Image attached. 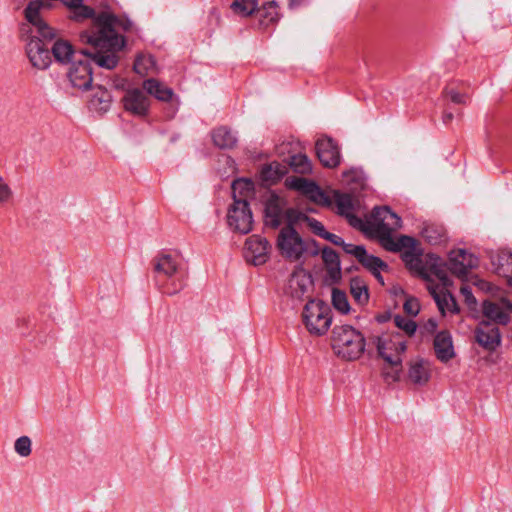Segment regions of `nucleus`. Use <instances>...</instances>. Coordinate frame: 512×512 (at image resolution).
<instances>
[{
    "label": "nucleus",
    "mask_w": 512,
    "mask_h": 512,
    "mask_svg": "<svg viewBox=\"0 0 512 512\" xmlns=\"http://www.w3.org/2000/svg\"><path fill=\"white\" fill-rule=\"evenodd\" d=\"M509 284L512 286V278L510 279Z\"/></svg>",
    "instance_id": "obj_52"
},
{
    "label": "nucleus",
    "mask_w": 512,
    "mask_h": 512,
    "mask_svg": "<svg viewBox=\"0 0 512 512\" xmlns=\"http://www.w3.org/2000/svg\"><path fill=\"white\" fill-rule=\"evenodd\" d=\"M289 164L297 173L309 174L312 172V164L305 154H296L291 156Z\"/></svg>",
    "instance_id": "obj_36"
},
{
    "label": "nucleus",
    "mask_w": 512,
    "mask_h": 512,
    "mask_svg": "<svg viewBox=\"0 0 512 512\" xmlns=\"http://www.w3.org/2000/svg\"><path fill=\"white\" fill-rule=\"evenodd\" d=\"M286 182L290 188L302 192L307 197L310 195L314 186L316 185L314 182L302 177L288 178Z\"/></svg>",
    "instance_id": "obj_37"
},
{
    "label": "nucleus",
    "mask_w": 512,
    "mask_h": 512,
    "mask_svg": "<svg viewBox=\"0 0 512 512\" xmlns=\"http://www.w3.org/2000/svg\"><path fill=\"white\" fill-rule=\"evenodd\" d=\"M322 259L332 277L340 274V261L336 251L332 248L325 247L322 250Z\"/></svg>",
    "instance_id": "obj_32"
},
{
    "label": "nucleus",
    "mask_w": 512,
    "mask_h": 512,
    "mask_svg": "<svg viewBox=\"0 0 512 512\" xmlns=\"http://www.w3.org/2000/svg\"><path fill=\"white\" fill-rule=\"evenodd\" d=\"M304 220L307 222V225L316 235L323 237V234L327 232L320 221L307 216L304 217Z\"/></svg>",
    "instance_id": "obj_44"
},
{
    "label": "nucleus",
    "mask_w": 512,
    "mask_h": 512,
    "mask_svg": "<svg viewBox=\"0 0 512 512\" xmlns=\"http://www.w3.org/2000/svg\"><path fill=\"white\" fill-rule=\"evenodd\" d=\"M379 356L388 364L400 367L406 351V339L400 332H386L372 338Z\"/></svg>",
    "instance_id": "obj_8"
},
{
    "label": "nucleus",
    "mask_w": 512,
    "mask_h": 512,
    "mask_svg": "<svg viewBox=\"0 0 512 512\" xmlns=\"http://www.w3.org/2000/svg\"><path fill=\"white\" fill-rule=\"evenodd\" d=\"M334 202L339 215L347 218L349 224L353 227H359L362 223L361 219L353 214L354 204L350 194L334 191Z\"/></svg>",
    "instance_id": "obj_18"
},
{
    "label": "nucleus",
    "mask_w": 512,
    "mask_h": 512,
    "mask_svg": "<svg viewBox=\"0 0 512 512\" xmlns=\"http://www.w3.org/2000/svg\"><path fill=\"white\" fill-rule=\"evenodd\" d=\"M231 188L234 202L241 199L248 202V198L253 194V183L247 179L233 181Z\"/></svg>",
    "instance_id": "obj_29"
},
{
    "label": "nucleus",
    "mask_w": 512,
    "mask_h": 512,
    "mask_svg": "<svg viewBox=\"0 0 512 512\" xmlns=\"http://www.w3.org/2000/svg\"><path fill=\"white\" fill-rule=\"evenodd\" d=\"M393 321L395 326L405 332L407 336H412L416 331V323L410 318L396 315Z\"/></svg>",
    "instance_id": "obj_39"
},
{
    "label": "nucleus",
    "mask_w": 512,
    "mask_h": 512,
    "mask_svg": "<svg viewBox=\"0 0 512 512\" xmlns=\"http://www.w3.org/2000/svg\"><path fill=\"white\" fill-rule=\"evenodd\" d=\"M403 307L404 310L410 315H417L420 310L419 303L415 298L407 299Z\"/></svg>",
    "instance_id": "obj_48"
},
{
    "label": "nucleus",
    "mask_w": 512,
    "mask_h": 512,
    "mask_svg": "<svg viewBox=\"0 0 512 512\" xmlns=\"http://www.w3.org/2000/svg\"><path fill=\"white\" fill-rule=\"evenodd\" d=\"M51 53L57 62L66 64L71 60L74 54V48L69 41L56 39L52 46Z\"/></svg>",
    "instance_id": "obj_26"
},
{
    "label": "nucleus",
    "mask_w": 512,
    "mask_h": 512,
    "mask_svg": "<svg viewBox=\"0 0 512 512\" xmlns=\"http://www.w3.org/2000/svg\"><path fill=\"white\" fill-rule=\"evenodd\" d=\"M460 293L464 297V300L468 306L476 305L477 301L474 297L471 288L468 285H462Z\"/></svg>",
    "instance_id": "obj_47"
},
{
    "label": "nucleus",
    "mask_w": 512,
    "mask_h": 512,
    "mask_svg": "<svg viewBox=\"0 0 512 512\" xmlns=\"http://www.w3.org/2000/svg\"><path fill=\"white\" fill-rule=\"evenodd\" d=\"M319 161L327 168H335L340 164L338 145L331 138H321L315 145Z\"/></svg>",
    "instance_id": "obj_16"
},
{
    "label": "nucleus",
    "mask_w": 512,
    "mask_h": 512,
    "mask_svg": "<svg viewBox=\"0 0 512 512\" xmlns=\"http://www.w3.org/2000/svg\"><path fill=\"white\" fill-rule=\"evenodd\" d=\"M368 224L371 233L379 239L381 245L388 251H400L414 242L413 238L409 236H401L398 241L394 240L393 233L401 228L402 221L387 206L374 208Z\"/></svg>",
    "instance_id": "obj_3"
},
{
    "label": "nucleus",
    "mask_w": 512,
    "mask_h": 512,
    "mask_svg": "<svg viewBox=\"0 0 512 512\" xmlns=\"http://www.w3.org/2000/svg\"><path fill=\"white\" fill-rule=\"evenodd\" d=\"M499 272L503 274L512 273V253L502 252L499 255Z\"/></svg>",
    "instance_id": "obj_43"
},
{
    "label": "nucleus",
    "mask_w": 512,
    "mask_h": 512,
    "mask_svg": "<svg viewBox=\"0 0 512 512\" xmlns=\"http://www.w3.org/2000/svg\"><path fill=\"white\" fill-rule=\"evenodd\" d=\"M124 109L139 117L146 116L150 102L145 92L139 88L128 89L122 98Z\"/></svg>",
    "instance_id": "obj_14"
},
{
    "label": "nucleus",
    "mask_w": 512,
    "mask_h": 512,
    "mask_svg": "<svg viewBox=\"0 0 512 512\" xmlns=\"http://www.w3.org/2000/svg\"><path fill=\"white\" fill-rule=\"evenodd\" d=\"M475 341L489 352L495 351L502 342L500 329L495 324L479 320L474 329Z\"/></svg>",
    "instance_id": "obj_11"
},
{
    "label": "nucleus",
    "mask_w": 512,
    "mask_h": 512,
    "mask_svg": "<svg viewBox=\"0 0 512 512\" xmlns=\"http://www.w3.org/2000/svg\"><path fill=\"white\" fill-rule=\"evenodd\" d=\"M434 350L437 358L447 362L454 357L452 338L449 332L441 331L434 338Z\"/></svg>",
    "instance_id": "obj_21"
},
{
    "label": "nucleus",
    "mask_w": 512,
    "mask_h": 512,
    "mask_svg": "<svg viewBox=\"0 0 512 512\" xmlns=\"http://www.w3.org/2000/svg\"><path fill=\"white\" fill-rule=\"evenodd\" d=\"M276 247L280 255L289 262H304L319 253L315 241L302 238L291 225L281 228Z\"/></svg>",
    "instance_id": "obj_4"
},
{
    "label": "nucleus",
    "mask_w": 512,
    "mask_h": 512,
    "mask_svg": "<svg viewBox=\"0 0 512 512\" xmlns=\"http://www.w3.org/2000/svg\"><path fill=\"white\" fill-rule=\"evenodd\" d=\"M402 259L410 270L417 272L427 281V289L442 315H445L446 312L452 314L459 312L454 296L448 291L452 281L438 256L428 254L423 260L414 251H405L402 254Z\"/></svg>",
    "instance_id": "obj_2"
},
{
    "label": "nucleus",
    "mask_w": 512,
    "mask_h": 512,
    "mask_svg": "<svg viewBox=\"0 0 512 512\" xmlns=\"http://www.w3.org/2000/svg\"><path fill=\"white\" fill-rule=\"evenodd\" d=\"M322 238L330 241L331 243H333L334 245H337V246L344 245V240L340 236L330 233V232H326L325 234H323Z\"/></svg>",
    "instance_id": "obj_49"
},
{
    "label": "nucleus",
    "mask_w": 512,
    "mask_h": 512,
    "mask_svg": "<svg viewBox=\"0 0 512 512\" xmlns=\"http://www.w3.org/2000/svg\"><path fill=\"white\" fill-rule=\"evenodd\" d=\"M331 341L335 353L346 360L360 358L365 350L364 336L350 325L335 326Z\"/></svg>",
    "instance_id": "obj_5"
},
{
    "label": "nucleus",
    "mask_w": 512,
    "mask_h": 512,
    "mask_svg": "<svg viewBox=\"0 0 512 512\" xmlns=\"http://www.w3.org/2000/svg\"><path fill=\"white\" fill-rule=\"evenodd\" d=\"M228 224L231 229L241 234H247L252 230L253 217L248 202L243 199L233 202L228 210Z\"/></svg>",
    "instance_id": "obj_10"
},
{
    "label": "nucleus",
    "mask_w": 512,
    "mask_h": 512,
    "mask_svg": "<svg viewBox=\"0 0 512 512\" xmlns=\"http://www.w3.org/2000/svg\"><path fill=\"white\" fill-rule=\"evenodd\" d=\"M31 440L28 436L19 437L14 444V449L21 457H28L31 454Z\"/></svg>",
    "instance_id": "obj_40"
},
{
    "label": "nucleus",
    "mask_w": 512,
    "mask_h": 512,
    "mask_svg": "<svg viewBox=\"0 0 512 512\" xmlns=\"http://www.w3.org/2000/svg\"><path fill=\"white\" fill-rule=\"evenodd\" d=\"M308 197L315 203L323 206H330L332 204L330 197L317 185L314 186Z\"/></svg>",
    "instance_id": "obj_41"
},
{
    "label": "nucleus",
    "mask_w": 512,
    "mask_h": 512,
    "mask_svg": "<svg viewBox=\"0 0 512 512\" xmlns=\"http://www.w3.org/2000/svg\"><path fill=\"white\" fill-rule=\"evenodd\" d=\"M422 237L431 245H438L446 241V232L443 226L427 224L422 229Z\"/></svg>",
    "instance_id": "obj_28"
},
{
    "label": "nucleus",
    "mask_w": 512,
    "mask_h": 512,
    "mask_svg": "<svg viewBox=\"0 0 512 512\" xmlns=\"http://www.w3.org/2000/svg\"><path fill=\"white\" fill-rule=\"evenodd\" d=\"M478 266V258L464 249L450 252L449 270L459 278L466 277L468 271Z\"/></svg>",
    "instance_id": "obj_13"
},
{
    "label": "nucleus",
    "mask_w": 512,
    "mask_h": 512,
    "mask_svg": "<svg viewBox=\"0 0 512 512\" xmlns=\"http://www.w3.org/2000/svg\"><path fill=\"white\" fill-rule=\"evenodd\" d=\"M265 213L266 217L269 220V223L273 227H277L281 223V215H282V208L279 204V199L276 196H272L265 207Z\"/></svg>",
    "instance_id": "obj_31"
},
{
    "label": "nucleus",
    "mask_w": 512,
    "mask_h": 512,
    "mask_svg": "<svg viewBox=\"0 0 512 512\" xmlns=\"http://www.w3.org/2000/svg\"><path fill=\"white\" fill-rule=\"evenodd\" d=\"M271 246L266 238L252 235L245 243V258L254 265H262L269 259Z\"/></svg>",
    "instance_id": "obj_12"
},
{
    "label": "nucleus",
    "mask_w": 512,
    "mask_h": 512,
    "mask_svg": "<svg viewBox=\"0 0 512 512\" xmlns=\"http://www.w3.org/2000/svg\"><path fill=\"white\" fill-rule=\"evenodd\" d=\"M303 323L312 335L326 334L332 323V312L329 305L321 300H310L302 312Z\"/></svg>",
    "instance_id": "obj_7"
},
{
    "label": "nucleus",
    "mask_w": 512,
    "mask_h": 512,
    "mask_svg": "<svg viewBox=\"0 0 512 512\" xmlns=\"http://www.w3.org/2000/svg\"><path fill=\"white\" fill-rule=\"evenodd\" d=\"M144 90L160 101L168 102L173 98V90L157 79L150 78L143 82Z\"/></svg>",
    "instance_id": "obj_22"
},
{
    "label": "nucleus",
    "mask_w": 512,
    "mask_h": 512,
    "mask_svg": "<svg viewBox=\"0 0 512 512\" xmlns=\"http://www.w3.org/2000/svg\"><path fill=\"white\" fill-rule=\"evenodd\" d=\"M452 119H453V114H452V113H450V112H445V113L443 114V122H444L445 124H448L449 122H451V121H452Z\"/></svg>",
    "instance_id": "obj_51"
},
{
    "label": "nucleus",
    "mask_w": 512,
    "mask_h": 512,
    "mask_svg": "<svg viewBox=\"0 0 512 512\" xmlns=\"http://www.w3.org/2000/svg\"><path fill=\"white\" fill-rule=\"evenodd\" d=\"M134 71L139 75H147L155 69V60L152 55H139L134 62Z\"/></svg>",
    "instance_id": "obj_33"
},
{
    "label": "nucleus",
    "mask_w": 512,
    "mask_h": 512,
    "mask_svg": "<svg viewBox=\"0 0 512 512\" xmlns=\"http://www.w3.org/2000/svg\"><path fill=\"white\" fill-rule=\"evenodd\" d=\"M444 95L451 102H453L455 104H461V105L467 104L468 95L464 94V93H460V92L456 91L454 88H450V87L445 88Z\"/></svg>",
    "instance_id": "obj_42"
},
{
    "label": "nucleus",
    "mask_w": 512,
    "mask_h": 512,
    "mask_svg": "<svg viewBox=\"0 0 512 512\" xmlns=\"http://www.w3.org/2000/svg\"><path fill=\"white\" fill-rule=\"evenodd\" d=\"M261 25L268 26L275 23L279 18L278 5L275 1L266 2L259 9Z\"/></svg>",
    "instance_id": "obj_30"
},
{
    "label": "nucleus",
    "mask_w": 512,
    "mask_h": 512,
    "mask_svg": "<svg viewBox=\"0 0 512 512\" xmlns=\"http://www.w3.org/2000/svg\"><path fill=\"white\" fill-rule=\"evenodd\" d=\"M71 85L79 90H88L91 87L93 76L92 68L87 61L79 60L72 64L68 72Z\"/></svg>",
    "instance_id": "obj_15"
},
{
    "label": "nucleus",
    "mask_w": 512,
    "mask_h": 512,
    "mask_svg": "<svg viewBox=\"0 0 512 512\" xmlns=\"http://www.w3.org/2000/svg\"><path fill=\"white\" fill-rule=\"evenodd\" d=\"M431 376L430 363L424 359H415L409 363L408 379L415 385H425Z\"/></svg>",
    "instance_id": "obj_19"
},
{
    "label": "nucleus",
    "mask_w": 512,
    "mask_h": 512,
    "mask_svg": "<svg viewBox=\"0 0 512 512\" xmlns=\"http://www.w3.org/2000/svg\"><path fill=\"white\" fill-rule=\"evenodd\" d=\"M284 174V168L277 162L266 165L261 170V178L263 181L275 183Z\"/></svg>",
    "instance_id": "obj_34"
},
{
    "label": "nucleus",
    "mask_w": 512,
    "mask_h": 512,
    "mask_svg": "<svg viewBox=\"0 0 512 512\" xmlns=\"http://www.w3.org/2000/svg\"><path fill=\"white\" fill-rule=\"evenodd\" d=\"M112 102V96L110 92L103 88L102 86H98L95 88L92 98L90 100V107L94 111L99 113H104L108 111Z\"/></svg>",
    "instance_id": "obj_23"
},
{
    "label": "nucleus",
    "mask_w": 512,
    "mask_h": 512,
    "mask_svg": "<svg viewBox=\"0 0 512 512\" xmlns=\"http://www.w3.org/2000/svg\"><path fill=\"white\" fill-rule=\"evenodd\" d=\"M212 140L215 146L220 149H231L237 143L236 137L227 127H218L212 132Z\"/></svg>",
    "instance_id": "obj_25"
},
{
    "label": "nucleus",
    "mask_w": 512,
    "mask_h": 512,
    "mask_svg": "<svg viewBox=\"0 0 512 512\" xmlns=\"http://www.w3.org/2000/svg\"><path fill=\"white\" fill-rule=\"evenodd\" d=\"M425 328L429 331V332H434L437 328V322L436 320L434 319H429L426 324H425Z\"/></svg>",
    "instance_id": "obj_50"
},
{
    "label": "nucleus",
    "mask_w": 512,
    "mask_h": 512,
    "mask_svg": "<svg viewBox=\"0 0 512 512\" xmlns=\"http://www.w3.org/2000/svg\"><path fill=\"white\" fill-rule=\"evenodd\" d=\"M332 304L334 308L342 314H347L350 311L347 295L341 290L333 289Z\"/></svg>",
    "instance_id": "obj_38"
},
{
    "label": "nucleus",
    "mask_w": 512,
    "mask_h": 512,
    "mask_svg": "<svg viewBox=\"0 0 512 512\" xmlns=\"http://www.w3.org/2000/svg\"><path fill=\"white\" fill-rule=\"evenodd\" d=\"M512 302L502 299L500 301L484 300L481 303L479 320L493 323L496 326L507 325L511 320Z\"/></svg>",
    "instance_id": "obj_9"
},
{
    "label": "nucleus",
    "mask_w": 512,
    "mask_h": 512,
    "mask_svg": "<svg viewBox=\"0 0 512 512\" xmlns=\"http://www.w3.org/2000/svg\"><path fill=\"white\" fill-rule=\"evenodd\" d=\"M350 293L356 303L363 306L369 301V292L366 282L359 278H352L350 281Z\"/></svg>",
    "instance_id": "obj_27"
},
{
    "label": "nucleus",
    "mask_w": 512,
    "mask_h": 512,
    "mask_svg": "<svg viewBox=\"0 0 512 512\" xmlns=\"http://www.w3.org/2000/svg\"><path fill=\"white\" fill-rule=\"evenodd\" d=\"M133 22L121 19L108 12L97 14L91 26L80 33V40L88 47L82 54L89 57L97 66L113 70L119 63V53L126 40L119 30L132 31Z\"/></svg>",
    "instance_id": "obj_1"
},
{
    "label": "nucleus",
    "mask_w": 512,
    "mask_h": 512,
    "mask_svg": "<svg viewBox=\"0 0 512 512\" xmlns=\"http://www.w3.org/2000/svg\"><path fill=\"white\" fill-rule=\"evenodd\" d=\"M366 269H368L375 278L383 284V277L381 275V270L386 269L388 266L387 264L382 261L379 257L369 255L364 249V255L359 256L357 259Z\"/></svg>",
    "instance_id": "obj_24"
},
{
    "label": "nucleus",
    "mask_w": 512,
    "mask_h": 512,
    "mask_svg": "<svg viewBox=\"0 0 512 512\" xmlns=\"http://www.w3.org/2000/svg\"><path fill=\"white\" fill-rule=\"evenodd\" d=\"M343 250L347 253V254H351L353 256H355L357 259L359 258V256H363L364 255V246H359V245H354V244H347L344 242V245H341Z\"/></svg>",
    "instance_id": "obj_46"
},
{
    "label": "nucleus",
    "mask_w": 512,
    "mask_h": 512,
    "mask_svg": "<svg viewBox=\"0 0 512 512\" xmlns=\"http://www.w3.org/2000/svg\"><path fill=\"white\" fill-rule=\"evenodd\" d=\"M70 12V19L81 22L86 19H94L95 10L83 3V0H59Z\"/></svg>",
    "instance_id": "obj_20"
},
{
    "label": "nucleus",
    "mask_w": 512,
    "mask_h": 512,
    "mask_svg": "<svg viewBox=\"0 0 512 512\" xmlns=\"http://www.w3.org/2000/svg\"><path fill=\"white\" fill-rule=\"evenodd\" d=\"M12 190L0 176V204L8 202L12 197Z\"/></svg>",
    "instance_id": "obj_45"
},
{
    "label": "nucleus",
    "mask_w": 512,
    "mask_h": 512,
    "mask_svg": "<svg viewBox=\"0 0 512 512\" xmlns=\"http://www.w3.org/2000/svg\"><path fill=\"white\" fill-rule=\"evenodd\" d=\"M153 265L158 279L160 277L167 279L175 277L172 282V287L170 285H164L162 287L163 293L167 295H174L184 287L181 276L182 261L179 256L161 253L154 258Z\"/></svg>",
    "instance_id": "obj_6"
},
{
    "label": "nucleus",
    "mask_w": 512,
    "mask_h": 512,
    "mask_svg": "<svg viewBox=\"0 0 512 512\" xmlns=\"http://www.w3.org/2000/svg\"><path fill=\"white\" fill-rule=\"evenodd\" d=\"M257 7V0H234L231 4V8L234 13L242 17L250 16L254 11L257 10Z\"/></svg>",
    "instance_id": "obj_35"
},
{
    "label": "nucleus",
    "mask_w": 512,
    "mask_h": 512,
    "mask_svg": "<svg viewBox=\"0 0 512 512\" xmlns=\"http://www.w3.org/2000/svg\"><path fill=\"white\" fill-rule=\"evenodd\" d=\"M313 282L310 274L304 269L292 273L288 280L286 293L294 299H302L312 288Z\"/></svg>",
    "instance_id": "obj_17"
}]
</instances>
